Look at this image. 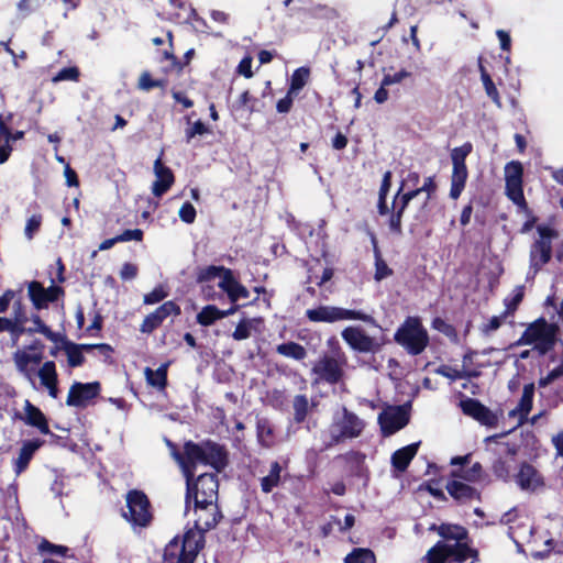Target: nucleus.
<instances>
[{
  "label": "nucleus",
  "instance_id": "393cba45",
  "mask_svg": "<svg viewBox=\"0 0 563 563\" xmlns=\"http://www.w3.org/2000/svg\"><path fill=\"white\" fill-rule=\"evenodd\" d=\"M13 362L16 371L34 386L35 365L30 361V353L25 350H18L13 354Z\"/></svg>",
  "mask_w": 563,
  "mask_h": 563
},
{
  "label": "nucleus",
  "instance_id": "bf43d9fd",
  "mask_svg": "<svg viewBox=\"0 0 563 563\" xmlns=\"http://www.w3.org/2000/svg\"><path fill=\"white\" fill-rule=\"evenodd\" d=\"M42 223V217L40 214H33L27 219L26 225L24 229V234L27 240H32L34 234L38 231Z\"/></svg>",
  "mask_w": 563,
  "mask_h": 563
},
{
  "label": "nucleus",
  "instance_id": "0eeeda50",
  "mask_svg": "<svg viewBox=\"0 0 563 563\" xmlns=\"http://www.w3.org/2000/svg\"><path fill=\"white\" fill-rule=\"evenodd\" d=\"M505 192L509 200L520 208H526L523 195V166L518 161H511L505 165Z\"/></svg>",
  "mask_w": 563,
  "mask_h": 563
},
{
  "label": "nucleus",
  "instance_id": "c756f323",
  "mask_svg": "<svg viewBox=\"0 0 563 563\" xmlns=\"http://www.w3.org/2000/svg\"><path fill=\"white\" fill-rule=\"evenodd\" d=\"M11 118L12 114H8L5 119L0 114V164L8 161L12 151L10 145L11 132L8 128V121H10Z\"/></svg>",
  "mask_w": 563,
  "mask_h": 563
},
{
  "label": "nucleus",
  "instance_id": "603ef678",
  "mask_svg": "<svg viewBox=\"0 0 563 563\" xmlns=\"http://www.w3.org/2000/svg\"><path fill=\"white\" fill-rule=\"evenodd\" d=\"M523 298V286H517L511 296L505 298L504 303L506 307L505 314H511L515 312L519 303Z\"/></svg>",
  "mask_w": 563,
  "mask_h": 563
},
{
  "label": "nucleus",
  "instance_id": "3c124183",
  "mask_svg": "<svg viewBox=\"0 0 563 563\" xmlns=\"http://www.w3.org/2000/svg\"><path fill=\"white\" fill-rule=\"evenodd\" d=\"M308 398L305 395H297L294 399V416L297 422H302L308 413Z\"/></svg>",
  "mask_w": 563,
  "mask_h": 563
},
{
  "label": "nucleus",
  "instance_id": "2eb2a0df",
  "mask_svg": "<svg viewBox=\"0 0 563 563\" xmlns=\"http://www.w3.org/2000/svg\"><path fill=\"white\" fill-rule=\"evenodd\" d=\"M27 294L33 306L40 310L56 301L63 289L56 285L44 288L40 282L33 280L27 284Z\"/></svg>",
  "mask_w": 563,
  "mask_h": 563
},
{
  "label": "nucleus",
  "instance_id": "aec40b11",
  "mask_svg": "<svg viewBox=\"0 0 563 563\" xmlns=\"http://www.w3.org/2000/svg\"><path fill=\"white\" fill-rule=\"evenodd\" d=\"M43 444L44 441L41 439L27 440L22 443L19 455L14 461V472L16 475H20L27 468L33 455Z\"/></svg>",
  "mask_w": 563,
  "mask_h": 563
},
{
  "label": "nucleus",
  "instance_id": "37998d69",
  "mask_svg": "<svg viewBox=\"0 0 563 563\" xmlns=\"http://www.w3.org/2000/svg\"><path fill=\"white\" fill-rule=\"evenodd\" d=\"M31 321L33 322V327L27 328V334L41 333L52 342L58 341V334L53 332L45 323H43L38 314H33L31 317Z\"/></svg>",
  "mask_w": 563,
  "mask_h": 563
},
{
  "label": "nucleus",
  "instance_id": "4be33fe9",
  "mask_svg": "<svg viewBox=\"0 0 563 563\" xmlns=\"http://www.w3.org/2000/svg\"><path fill=\"white\" fill-rule=\"evenodd\" d=\"M92 349H99L110 351V346L107 344H75L67 342L65 345V352L69 366L77 367L84 363V351H90Z\"/></svg>",
  "mask_w": 563,
  "mask_h": 563
},
{
  "label": "nucleus",
  "instance_id": "412c9836",
  "mask_svg": "<svg viewBox=\"0 0 563 563\" xmlns=\"http://www.w3.org/2000/svg\"><path fill=\"white\" fill-rule=\"evenodd\" d=\"M20 419L27 426L37 428L43 434H51L45 415L27 399L24 401V416Z\"/></svg>",
  "mask_w": 563,
  "mask_h": 563
},
{
  "label": "nucleus",
  "instance_id": "09e8293b",
  "mask_svg": "<svg viewBox=\"0 0 563 563\" xmlns=\"http://www.w3.org/2000/svg\"><path fill=\"white\" fill-rule=\"evenodd\" d=\"M257 438L263 446L269 448L273 444V427L266 419H258L257 424Z\"/></svg>",
  "mask_w": 563,
  "mask_h": 563
},
{
  "label": "nucleus",
  "instance_id": "ea45409f",
  "mask_svg": "<svg viewBox=\"0 0 563 563\" xmlns=\"http://www.w3.org/2000/svg\"><path fill=\"white\" fill-rule=\"evenodd\" d=\"M221 309H219L214 305H208L201 309V311L197 314V322L200 325L209 327L213 324L217 320L222 319Z\"/></svg>",
  "mask_w": 563,
  "mask_h": 563
},
{
  "label": "nucleus",
  "instance_id": "9d476101",
  "mask_svg": "<svg viewBox=\"0 0 563 563\" xmlns=\"http://www.w3.org/2000/svg\"><path fill=\"white\" fill-rule=\"evenodd\" d=\"M192 511L195 515V527L187 531H199L205 538L203 533L212 529L219 521L220 512L216 501H209L206 504H191Z\"/></svg>",
  "mask_w": 563,
  "mask_h": 563
},
{
  "label": "nucleus",
  "instance_id": "473e14b6",
  "mask_svg": "<svg viewBox=\"0 0 563 563\" xmlns=\"http://www.w3.org/2000/svg\"><path fill=\"white\" fill-rule=\"evenodd\" d=\"M283 467L278 462H273L267 475L261 478V488L264 493H271L280 483Z\"/></svg>",
  "mask_w": 563,
  "mask_h": 563
},
{
  "label": "nucleus",
  "instance_id": "ddd939ff",
  "mask_svg": "<svg viewBox=\"0 0 563 563\" xmlns=\"http://www.w3.org/2000/svg\"><path fill=\"white\" fill-rule=\"evenodd\" d=\"M312 372L319 380L333 385L343 377V363L334 357L323 356L314 364Z\"/></svg>",
  "mask_w": 563,
  "mask_h": 563
},
{
  "label": "nucleus",
  "instance_id": "f704fd0d",
  "mask_svg": "<svg viewBox=\"0 0 563 563\" xmlns=\"http://www.w3.org/2000/svg\"><path fill=\"white\" fill-rule=\"evenodd\" d=\"M438 534L446 541H454V543H460L467 538L466 529L457 525L443 523L439 526Z\"/></svg>",
  "mask_w": 563,
  "mask_h": 563
},
{
  "label": "nucleus",
  "instance_id": "c85d7f7f",
  "mask_svg": "<svg viewBox=\"0 0 563 563\" xmlns=\"http://www.w3.org/2000/svg\"><path fill=\"white\" fill-rule=\"evenodd\" d=\"M468 178L467 167H452L450 198L456 200L462 195Z\"/></svg>",
  "mask_w": 563,
  "mask_h": 563
},
{
  "label": "nucleus",
  "instance_id": "423d86ee",
  "mask_svg": "<svg viewBox=\"0 0 563 563\" xmlns=\"http://www.w3.org/2000/svg\"><path fill=\"white\" fill-rule=\"evenodd\" d=\"M364 422L355 413L342 408L333 415L329 427L332 443H339L345 439H354L361 435Z\"/></svg>",
  "mask_w": 563,
  "mask_h": 563
},
{
  "label": "nucleus",
  "instance_id": "864d4df0",
  "mask_svg": "<svg viewBox=\"0 0 563 563\" xmlns=\"http://www.w3.org/2000/svg\"><path fill=\"white\" fill-rule=\"evenodd\" d=\"M434 372L452 382L468 377L465 371L449 365H441Z\"/></svg>",
  "mask_w": 563,
  "mask_h": 563
},
{
  "label": "nucleus",
  "instance_id": "79ce46f5",
  "mask_svg": "<svg viewBox=\"0 0 563 563\" xmlns=\"http://www.w3.org/2000/svg\"><path fill=\"white\" fill-rule=\"evenodd\" d=\"M227 272H231V269L225 268L224 266L210 265L199 271L197 280L199 283L210 282L216 278H220L221 280L224 276H227Z\"/></svg>",
  "mask_w": 563,
  "mask_h": 563
},
{
  "label": "nucleus",
  "instance_id": "72a5a7b5",
  "mask_svg": "<svg viewBox=\"0 0 563 563\" xmlns=\"http://www.w3.org/2000/svg\"><path fill=\"white\" fill-rule=\"evenodd\" d=\"M448 543L449 558H453L457 563H464L470 558H476L477 552L471 549L464 541L460 543Z\"/></svg>",
  "mask_w": 563,
  "mask_h": 563
},
{
  "label": "nucleus",
  "instance_id": "052dcab7",
  "mask_svg": "<svg viewBox=\"0 0 563 563\" xmlns=\"http://www.w3.org/2000/svg\"><path fill=\"white\" fill-rule=\"evenodd\" d=\"M411 76V73L406 69H401L395 74H385L383 77V86H391L395 84H400L404 79Z\"/></svg>",
  "mask_w": 563,
  "mask_h": 563
},
{
  "label": "nucleus",
  "instance_id": "dca6fc26",
  "mask_svg": "<svg viewBox=\"0 0 563 563\" xmlns=\"http://www.w3.org/2000/svg\"><path fill=\"white\" fill-rule=\"evenodd\" d=\"M180 308L174 301H166L159 306L154 312L146 316L141 324L143 333H151L169 316H178Z\"/></svg>",
  "mask_w": 563,
  "mask_h": 563
},
{
  "label": "nucleus",
  "instance_id": "9b49d317",
  "mask_svg": "<svg viewBox=\"0 0 563 563\" xmlns=\"http://www.w3.org/2000/svg\"><path fill=\"white\" fill-rule=\"evenodd\" d=\"M409 416L402 406L388 407L378 416V423L385 435H391L407 426Z\"/></svg>",
  "mask_w": 563,
  "mask_h": 563
},
{
  "label": "nucleus",
  "instance_id": "c9c22d12",
  "mask_svg": "<svg viewBox=\"0 0 563 563\" xmlns=\"http://www.w3.org/2000/svg\"><path fill=\"white\" fill-rule=\"evenodd\" d=\"M167 364H162L157 369L146 367L144 371L148 385L157 389H164L167 384Z\"/></svg>",
  "mask_w": 563,
  "mask_h": 563
},
{
  "label": "nucleus",
  "instance_id": "a211bd4d",
  "mask_svg": "<svg viewBox=\"0 0 563 563\" xmlns=\"http://www.w3.org/2000/svg\"><path fill=\"white\" fill-rule=\"evenodd\" d=\"M534 390L536 387L533 383L526 384L517 407L509 411V417L518 419V426H522L528 419V415L532 409Z\"/></svg>",
  "mask_w": 563,
  "mask_h": 563
},
{
  "label": "nucleus",
  "instance_id": "338daca9",
  "mask_svg": "<svg viewBox=\"0 0 563 563\" xmlns=\"http://www.w3.org/2000/svg\"><path fill=\"white\" fill-rule=\"evenodd\" d=\"M562 375H563V368H562V364H560L558 367L553 368L547 376L541 377L538 380V385L540 388H544Z\"/></svg>",
  "mask_w": 563,
  "mask_h": 563
},
{
  "label": "nucleus",
  "instance_id": "a19ab883",
  "mask_svg": "<svg viewBox=\"0 0 563 563\" xmlns=\"http://www.w3.org/2000/svg\"><path fill=\"white\" fill-rule=\"evenodd\" d=\"M258 321L256 319L243 318L235 327L232 333V338L235 341H243L252 335V331L255 330V325Z\"/></svg>",
  "mask_w": 563,
  "mask_h": 563
},
{
  "label": "nucleus",
  "instance_id": "bb28decb",
  "mask_svg": "<svg viewBox=\"0 0 563 563\" xmlns=\"http://www.w3.org/2000/svg\"><path fill=\"white\" fill-rule=\"evenodd\" d=\"M460 406L465 415L476 419L479 422L485 423L489 419V409L482 405L477 399L466 398L461 400Z\"/></svg>",
  "mask_w": 563,
  "mask_h": 563
},
{
  "label": "nucleus",
  "instance_id": "58836bf2",
  "mask_svg": "<svg viewBox=\"0 0 563 563\" xmlns=\"http://www.w3.org/2000/svg\"><path fill=\"white\" fill-rule=\"evenodd\" d=\"M310 69L308 67L297 68L290 78L289 95H297L308 82Z\"/></svg>",
  "mask_w": 563,
  "mask_h": 563
},
{
  "label": "nucleus",
  "instance_id": "1a4fd4ad",
  "mask_svg": "<svg viewBox=\"0 0 563 563\" xmlns=\"http://www.w3.org/2000/svg\"><path fill=\"white\" fill-rule=\"evenodd\" d=\"M341 336L344 342L358 353H375L382 344L374 338L365 333L361 327H346Z\"/></svg>",
  "mask_w": 563,
  "mask_h": 563
},
{
  "label": "nucleus",
  "instance_id": "8fccbe9b",
  "mask_svg": "<svg viewBox=\"0 0 563 563\" xmlns=\"http://www.w3.org/2000/svg\"><path fill=\"white\" fill-rule=\"evenodd\" d=\"M473 146L471 143H464L462 146L454 147L451 151L452 167H466L465 159L472 152Z\"/></svg>",
  "mask_w": 563,
  "mask_h": 563
},
{
  "label": "nucleus",
  "instance_id": "6ab92c4d",
  "mask_svg": "<svg viewBox=\"0 0 563 563\" xmlns=\"http://www.w3.org/2000/svg\"><path fill=\"white\" fill-rule=\"evenodd\" d=\"M218 286L228 295L232 303L250 297V291L233 276L232 271L227 272V276L219 280Z\"/></svg>",
  "mask_w": 563,
  "mask_h": 563
},
{
  "label": "nucleus",
  "instance_id": "a878e982",
  "mask_svg": "<svg viewBox=\"0 0 563 563\" xmlns=\"http://www.w3.org/2000/svg\"><path fill=\"white\" fill-rule=\"evenodd\" d=\"M419 448V442L411 443L395 451L391 455V465L399 472L407 470L411 460L416 456Z\"/></svg>",
  "mask_w": 563,
  "mask_h": 563
},
{
  "label": "nucleus",
  "instance_id": "a18cd8bd",
  "mask_svg": "<svg viewBox=\"0 0 563 563\" xmlns=\"http://www.w3.org/2000/svg\"><path fill=\"white\" fill-rule=\"evenodd\" d=\"M37 375L43 387L58 383L56 365L53 361L45 362L38 369Z\"/></svg>",
  "mask_w": 563,
  "mask_h": 563
},
{
  "label": "nucleus",
  "instance_id": "de8ad7c7",
  "mask_svg": "<svg viewBox=\"0 0 563 563\" xmlns=\"http://www.w3.org/2000/svg\"><path fill=\"white\" fill-rule=\"evenodd\" d=\"M345 563H375L376 559L369 549L356 548L349 553L345 559Z\"/></svg>",
  "mask_w": 563,
  "mask_h": 563
},
{
  "label": "nucleus",
  "instance_id": "b1692460",
  "mask_svg": "<svg viewBox=\"0 0 563 563\" xmlns=\"http://www.w3.org/2000/svg\"><path fill=\"white\" fill-rule=\"evenodd\" d=\"M515 451L511 449L507 450L506 456H498L492 465L493 474L504 481L509 482L511 478L512 463L515 461Z\"/></svg>",
  "mask_w": 563,
  "mask_h": 563
},
{
  "label": "nucleus",
  "instance_id": "680f3d73",
  "mask_svg": "<svg viewBox=\"0 0 563 563\" xmlns=\"http://www.w3.org/2000/svg\"><path fill=\"white\" fill-rule=\"evenodd\" d=\"M179 218L185 223H192L196 219V209L190 202H185L179 209Z\"/></svg>",
  "mask_w": 563,
  "mask_h": 563
},
{
  "label": "nucleus",
  "instance_id": "c03bdc74",
  "mask_svg": "<svg viewBox=\"0 0 563 563\" xmlns=\"http://www.w3.org/2000/svg\"><path fill=\"white\" fill-rule=\"evenodd\" d=\"M448 558V543L443 541L437 542L424 555L427 563H444Z\"/></svg>",
  "mask_w": 563,
  "mask_h": 563
},
{
  "label": "nucleus",
  "instance_id": "6e6d98bb",
  "mask_svg": "<svg viewBox=\"0 0 563 563\" xmlns=\"http://www.w3.org/2000/svg\"><path fill=\"white\" fill-rule=\"evenodd\" d=\"M79 78V70L77 67H65L60 69L53 78V82L59 81H77Z\"/></svg>",
  "mask_w": 563,
  "mask_h": 563
},
{
  "label": "nucleus",
  "instance_id": "6e6552de",
  "mask_svg": "<svg viewBox=\"0 0 563 563\" xmlns=\"http://www.w3.org/2000/svg\"><path fill=\"white\" fill-rule=\"evenodd\" d=\"M126 511L123 517L133 526L145 527L151 521L150 501L141 490H130L126 494Z\"/></svg>",
  "mask_w": 563,
  "mask_h": 563
},
{
  "label": "nucleus",
  "instance_id": "e2e57ef3",
  "mask_svg": "<svg viewBox=\"0 0 563 563\" xmlns=\"http://www.w3.org/2000/svg\"><path fill=\"white\" fill-rule=\"evenodd\" d=\"M482 472V465L479 463H475L472 465L471 468L464 472V474H459L457 472L453 471L452 476L453 477H461L468 482H474Z\"/></svg>",
  "mask_w": 563,
  "mask_h": 563
},
{
  "label": "nucleus",
  "instance_id": "0e129e2a",
  "mask_svg": "<svg viewBox=\"0 0 563 563\" xmlns=\"http://www.w3.org/2000/svg\"><path fill=\"white\" fill-rule=\"evenodd\" d=\"M161 81L158 80H154L152 78V76L150 75V73L147 71H144L142 73V75L140 76V79H139V88L141 90H145V91H148L153 88H156V87H161Z\"/></svg>",
  "mask_w": 563,
  "mask_h": 563
},
{
  "label": "nucleus",
  "instance_id": "49530a36",
  "mask_svg": "<svg viewBox=\"0 0 563 563\" xmlns=\"http://www.w3.org/2000/svg\"><path fill=\"white\" fill-rule=\"evenodd\" d=\"M435 189H437V185L434 183L433 177H427L421 187L413 189V190H409V191L405 192L404 195H409L410 201H411L413 198L418 197L419 195L426 194L423 202H422L423 207H426L430 200L431 195L435 191Z\"/></svg>",
  "mask_w": 563,
  "mask_h": 563
},
{
  "label": "nucleus",
  "instance_id": "5fc2aeb1",
  "mask_svg": "<svg viewBox=\"0 0 563 563\" xmlns=\"http://www.w3.org/2000/svg\"><path fill=\"white\" fill-rule=\"evenodd\" d=\"M486 95L492 99V101L498 107L501 108V100L499 92L492 79L490 76H485L484 80H482Z\"/></svg>",
  "mask_w": 563,
  "mask_h": 563
},
{
  "label": "nucleus",
  "instance_id": "2f4dec72",
  "mask_svg": "<svg viewBox=\"0 0 563 563\" xmlns=\"http://www.w3.org/2000/svg\"><path fill=\"white\" fill-rule=\"evenodd\" d=\"M409 202V195H401L399 198V202H397L396 198L394 200V209L396 210L393 212L390 217L389 229L398 234L401 233V217Z\"/></svg>",
  "mask_w": 563,
  "mask_h": 563
},
{
  "label": "nucleus",
  "instance_id": "7ed1b4c3",
  "mask_svg": "<svg viewBox=\"0 0 563 563\" xmlns=\"http://www.w3.org/2000/svg\"><path fill=\"white\" fill-rule=\"evenodd\" d=\"M394 340L408 354L419 355L429 344V334L418 317H407L395 332Z\"/></svg>",
  "mask_w": 563,
  "mask_h": 563
},
{
  "label": "nucleus",
  "instance_id": "4d7b16f0",
  "mask_svg": "<svg viewBox=\"0 0 563 563\" xmlns=\"http://www.w3.org/2000/svg\"><path fill=\"white\" fill-rule=\"evenodd\" d=\"M207 133H209L208 126L202 121L198 120L185 130L186 141L189 143L195 136Z\"/></svg>",
  "mask_w": 563,
  "mask_h": 563
},
{
  "label": "nucleus",
  "instance_id": "4468645a",
  "mask_svg": "<svg viewBox=\"0 0 563 563\" xmlns=\"http://www.w3.org/2000/svg\"><path fill=\"white\" fill-rule=\"evenodd\" d=\"M99 393L100 384L98 382L74 383L69 388L66 405L69 407H85Z\"/></svg>",
  "mask_w": 563,
  "mask_h": 563
},
{
  "label": "nucleus",
  "instance_id": "f03ea898",
  "mask_svg": "<svg viewBox=\"0 0 563 563\" xmlns=\"http://www.w3.org/2000/svg\"><path fill=\"white\" fill-rule=\"evenodd\" d=\"M203 544L199 531H186L183 538L175 537L165 547L163 563H195Z\"/></svg>",
  "mask_w": 563,
  "mask_h": 563
},
{
  "label": "nucleus",
  "instance_id": "20e7f679",
  "mask_svg": "<svg viewBox=\"0 0 563 563\" xmlns=\"http://www.w3.org/2000/svg\"><path fill=\"white\" fill-rule=\"evenodd\" d=\"M556 325L547 322L543 318L532 322L523 331L519 340L516 342L517 345H534V349L544 355L550 352L556 340Z\"/></svg>",
  "mask_w": 563,
  "mask_h": 563
},
{
  "label": "nucleus",
  "instance_id": "cd10ccee",
  "mask_svg": "<svg viewBox=\"0 0 563 563\" xmlns=\"http://www.w3.org/2000/svg\"><path fill=\"white\" fill-rule=\"evenodd\" d=\"M306 317L311 322H338V307L334 306H319L306 311Z\"/></svg>",
  "mask_w": 563,
  "mask_h": 563
},
{
  "label": "nucleus",
  "instance_id": "13d9d810",
  "mask_svg": "<svg viewBox=\"0 0 563 563\" xmlns=\"http://www.w3.org/2000/svg\"><path fill=\"white\" fill-rule=\"evenodd\" d=\"M38 550L41 552H48L51 554L60 555V556H65L68 552L67 547L51 543L49 541H47L45 539L40 543Z\"/></svg>",
  "mask_w": 563,
  "mask_h": 563
},
{
  "label": "nucleus",
  "instance_id": "f257e3e1",
  "mask_svg": "<svg viewBox=\"0 0 563 563\" xmlns=\"http://www.w3.org/2000/svg\"><path fill=\"white\" fill-rule=\"evenodd\" d=\"M167 445L173 449L172 455L180 465L184 476L186 477V515L191 511V504H206L217 501L218 498V479L212 473L200 474L196 482L195 467L198 464L209 465L217 472L222 471L228 463L227 452L220 444L212 441H203L195 443L188 441L184 445V456L175 450L174 444L167 440Z\"/></svg>",
  "mask_w": 563,
  "mask_h": 563
},
{
  "label": "nucleus",
  "instance_id": "e433bc0d",
  "mask_svg": "<svg viewBox=\"0 0 563 563\" xmlns=\"http://www.w3.org/2000/svg\"><path fill=\"white\" fill-rule=\"evenodd\" d=\"M276 352L285 357L302 361L307 356L306 349L296 342L282 343L276 346Z\"/></svg>",
  "mask_w": 563,
  "mask_h": 563
},
{
  "label": "nucleus",
  "instance_id": "7c9ffc66",
  "mask_svg": "<svg viewBox=\"0 0 563 563\" xmlns=\"http://www.w3.org/2000/svg\"><path fill=\"white\" fill-rule=\"evenodd\" d=\"M344 320H358L363 321L372 327L380 329L379 324L375 320V318L363 310H356V309H346L338 307V321H344Z\"/></svg>",
  "mask_w": 563,
  "mask_h": 563
},
{
  "label": "nucleus",
  "instance_id": "69168bd1",
  "mask_svg": "<svg viewBox=\"0 0 563 563\" xmlns=\"http://www.w3.org/2000/svg\"><path fill=\"white\" fill-rule=\"evenodd\" d=\"M27 328L24 324H21V320H18V323L12 321L8 332L10 333L12 345H16L21 335L26 333Z\"/></svg>",
  "mask_w": 563,
  "mask_h": 563
},
{
  "label": "nucleus",
  "instance_id": "774afa93",
  "mask_svg": "<svg viewBox=\"0 0 563 563\" xmlns=\"http://www.w3.org/2000/svg\"><path fill=\"white\" fill-rule=\"evenodd\" d=\"M167 296V292L163 289V287H156L151 292L144 296V303L154 305L162 301Z\"/></svg>",
  "mask_w": 563,
  "mask_h": 563
},
{
  "label": "nucleus",
  "instance_id": "4c0bfd02",
  "mask_svg": "<svg viewBox=\"0 0 563 563\" xmlns=\"http://www.w3.org/2000/svg\"><path fill=\"white\" fill-rule=\"evenodd\" d=\"M372 244L374 249V255H375V275L374 278L376 282H380L388 276L391 275V269L388 267L386 262L382 258L380 251L377 246V241L375 235H372Z\"/></svg>",
  "mask_w": 563,
  "mask_h": 563
},
{
  "label": "nucleus",
  "instance_id": "f8f14e48",
  "mask_svg": "<svg viewBox=\"0 0 563 563\" xmlns=\"http://www.w3.org/2000/svg\"><path fill=\"white\" fill-rule=\"evenodd\" d=\"M514 478L518 487L523 492L536 493L544 487L542 474L528 462L520 463Z\"/></svg>",
  "mask_w": 563,
  "mask_h": 563
},
{
  "label": "nucleus",
  "instance_id": "39448f33",
  "mask_svg": "<svg viewBox=\"0 0 563 563\" xmlns=\"http://www.w3.org/2000/svg\"><path fill=\"white\" fill-rule=\"evenodd\" d=\"M538 238L530 247V268L528 278L536 274L550 262L552 257V241L558 236V232L549 225L540 224L537 227Z\"/></svg>",
  "mask_w": 563,
  "mask_h": 563
},
{
  "label": "nucleus",
  "instance_id": "5701e85b",
  "mask_svg": "<svg viewBox=\"0 0 563 563\" xmlns=\"http://www.w3.org/2000/svg\"><path fill=\"white\" fill-rule=\"evenodd\" d=\"M445 488L450 496L459 503L479 499V493L474 487L457 479L450 481Z\"/></svg>",
  "mask_w": 563,
  "mask_h": 563
},
{
  "label": "nucleus",
  "instance_id": "f3484780",
  "mask_svg": "<svg viewBox=\"0 0 563 563\" xmlns=\"http://www.w3.org/2000/svg\"><path fill=\"white\" fill-rule=\"evenodd\" d=\"M156 180L152 185V192L156 197L163 196L174 184V175L169 167L163 165L161 157L154 163Z\"/></svg>",
  "mask_w": 563,
  "mask_h": 563
}]
</instances>
